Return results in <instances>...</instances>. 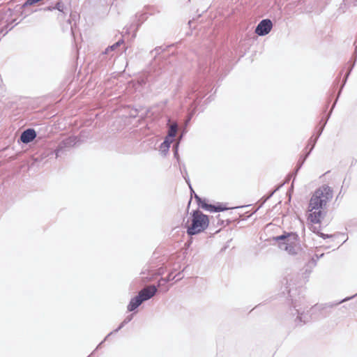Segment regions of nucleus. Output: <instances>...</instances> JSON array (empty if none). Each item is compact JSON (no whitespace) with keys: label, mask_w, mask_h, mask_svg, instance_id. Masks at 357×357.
Here are the masks:
<instances>
[{"label":"nucleus","mask_w":357,"mask_h":357,"mask_svg":"<svg viewBox=\"0 0 357 357\" xmlns=\"http://www.w3.org/2000/svg\"><path fill=\"white\" fill-rule=\"evenodd\" d=\"M333 197L332 188L327 185H323L314 191L308 205L307 220L312 223L310 229L323 238H330L332 236L319 232L320 226L317 225L319 224L325 217L324 210L327 203L332 199Z\"/></svg>","instance_id":"1"},{"label":"nucleus","mask_w":357,"mask_h":357,"mask_svg":"<svg viewBox=\"0 0 357 357\" xmlns=\"http://www.w3.org/2000/svg\"><path fill=\"white\" fill-rule=\"evenodd\" d=\"M281 250L285 251L288 255L294 256L301 250L298 236L295 233H287L274 237Z\"/></svg>","instance_id":"2"},{"label":"nucleus","mask_w":357,"mask_h":357,"mask_svg":"<svg viewBox=\"0 0 357 357\" xmlns=\"http://www.w3.org/2000/svg\"><path fill=\"white\" fill-rule=\"evenodd\" d=\"M209 225L208 215L199 210L193 211L191 213V223L186 225L187 234L193 236L204 231Z\"/></svg>","instance_id":"3"},{"label":"nucleus","mask_w":357,"mask_h":357,"mask_svg":"<svg viewBox=\"0 0 357 357\" xmlns=\"http://www.w3.org/2000/svg\"><path fill=\"white\" fill-rule=\"evenodd\" d=\"M273 27V23L271 20H262L257 26L255 33L260 36L267 35Z\"/></svg>","instance_id":"4"},{"label":"nucleus","mask_w":357,"mask_h":357,"mask_svg":"<svg viewBox=\"0 0 357 357\" xmlns=\"http://www.w3.org/2000/svg\"><path fill=\"white\" fill-rule=\"evenodd\" d=\"M77 140L75 137H68L62 140L58 145L57 149L54 151L56 157H59V153L66 148H70L75 146Z\"/></svg>","instance_id":"5"},{"label":"nucleus","mask_w":357,"mask_h":357,"mask_svg":"<svg viewBox=\"0 0 357 357\" xmlns=\"http://www.w3.org/2000/svg\"><path fill=\"white\" fill-rule=\"evenodd\" d=\"M157 292V288L155 285H149L142 289L138 294L146 301L151 298Z\"/></svg>","instance_id":"6"},{"label":"nucleus","mask_w":357,"mask_h":357,"mask_svg":"<svg viewBox=\"0 0 357 357\" xmlns=\"http://www.w3.org/2000/svg\"><path fill=\"white\" fill-rule=\"evenodd\" d=\"M36 137V131L33 129L29 128L22 132L20 135V140L24 144H28L33 141Z\"/></svg>","instance_id":"7"},{"label":"nucleus","mask_w":357,"mask_h":357,"mask_svg":"<svg viewBox=\"0 0 357 357\" xmlns=\"http://www.w3.org/2000/svg\"><path fill=\"white\" fill-rule=\"evenodd\" d=\"M201 208L209 212H220L227 209V207H224L221 204L215 206L207 204L206 202H202Z\"/></svg>","instance_id":"8"},{"label":"nucleus","mask_w":357,"mask_h":357,"mask_svg":"<svg viewBox=\"0 0 357 357\" xmlns=\"http://www.w3.org/2000/svg\"><path fill=\"white\" fill-rule=\"evenodd\" d=\"M142 302H144V299L138 294L131 298L128 305V310L130 312L134 311L142 303Z\"/></svg>","instance_id":"9"},{"label":"nucleus","mask_w":357,"mask_h":357,"mask_svg":"<svg viewBox=\"0 0 357 357\" xmlns=\"http://www.w3.org/2000/svg\"><path fill=\"white\" fill-rule=\"evenodd\" d=\"M295 310L297 313V317L295 320L297 324H301L303 323L305 324L309 321L310 317L308 314L304 313V312H301V309H295Z\"/></svg>","instance_id":"10"},{"label":"nucleus","mask_w":357,"mask_h":357,"mask_svg":"<svg viewBox=\"0 0 357 357\" xmlns=\"http://www.w3.org/2000/svg\"><path fill=\"white\" fill-rule=\"evenodd\" d=\"M172 139H169V137H165V141L160 146V151L166 154L169 151L170 144L172 143Z\"/></svg>","instance_id":"11"},{"label":"nucleus","mask_w":357,"mask_h":357,"mask_svg":"<svg viewBox=\"0 0 357 357\" xmlns=\"http://www.w3.org/2000/svg\"><path fill=\"white\" fill-rule=\"evenodd\" d=\"M325 124H326V122H325V123H324V125H323V126L319 128V132H318V135H317V136L315 138H314V139H313L312 137H311V138L310 139L307 146H308L310 144H311V147H310V151H309L308 152H310H310L312 151V149H314V146H315V144H316V142H317V139H318L319 137L321 135V132H322V131H323V130H324V126H325Z\"/></svg>","instance_id":"12"},{"label":"nucleus","mask_w":357,"mask_h":357,"mask_svg":"<svg viewBox=\"0 0 357 357\" xmlns=\"http://www.w3.org/2000/svg\"><path fill=\"white\" fill-rule=\"evenodd\" d=\"M178 130V126L176 123H172L168 130V135L166 137H169V139H172L176 136Z\"/></svg>","instance_id":"13"},{"label":"nucleus","mask_w":357,"mask_h":357,"mask_svg":"<svg viewBox=\"0 0 357 357\" xmlns=\"http://www.w3.org/2000/svg\"><path fill=\"white\" fill-rule=\"evenodd\" d=\"M183 278V275L181 273H178L177 275H174L173 273H169L167 278L164 279V282L167 283L169 281L174 280L176 279V281H178Z\"/></svg>","instance_id":"14"},{"label":"nucleus","mask_w":357,"mask_h":357,"mask_svg":"<svg viewBox=\"0 0 357 357\" xmlns=\"http://www.w3.org/2000/svg\"><path fill=\"white\" fill-rule=\"evenodd\" d=\"M123 39H120L119 40H118L116 43H115L114 44H113L111 46H109L106 50L104 52V54H109V52L110 51H114L117 47H119L121 44H123Z\"/></svg>","instance_id":"15"},{"label":"nucleus","mask_w":357,"mask_h":357,"mask_svg":"<svg viewBox=\"0 0 357 357\" xmlns=\"http://www.w3.org/2000/svg\"><path fill=\"white\" fill-rule=\"evenodd\" d=\"M310 155V152H307L305 156H301L298 161L297 167L295 171V175L298 173V170L301 168L302 165L305 162L306 158Z\"/></svg>","instance_id":"16"},{"label":"nucleus","mask_w":357,"mask_h":357,"mask_svg":"<svg viewBox=\"0 0 357 357\" xmlns=\"http://www.w3.org/2000/svg\"><path fill=\"white\" fill-rule=\"evenodd\" d=\"M289 281L291 282L292 281V277H289V278H284L282 283L285 285V289H286V291L287 292L290 294L291 293V288L290 287L291 286V284L289 283Z\"/></svg>","instance_id":"17"},{"label":"nucleus","mask_w":357,"mask_h":357,"mask_svg":"<svg viewBox=\"0 0 357 357\" xmlns=\"http://www.w3.org/2000/svg\"><path fill=\"white\" fill-rule=\"evenodd\" d=\"M132 319V315H130L127 317L119 325V326L114 331V333L118 332L120 329H121L126 324L129 323Z\"/></svg>","instance_id":"18"},{"label":"nucleus","mask_w":357,"mask_h":357,"mask_svg":"<svg viewBox=\"0 0 357 357\" xmlns=\"http://www.w3.org/2000/svg\"><path fill=\"white\" fill-rule=\"evenodd\" d=\"M63 8H64V6L61 2L56 3L55 6L53 7V9H54V10L56 9V10H59L60 12H63Z\"/></svg>","instance_id":"19"},{"label":"nucleus","mask_w":357,"mask_h":357,"mask_svg":"<svg viewBox=\"0 0 357 357\" xmlns=\"http://www.w3.org/2000/svg\"><path fill=\"white\" fill-rule=\"evenodd\" d=\"M354 66V63L351 65V66L349 68V70H348L347 73L346 74L345 77H344V81H343V84H342V88H343L344 85L345 84V83H346V82H347V78H348V77H349V74H350V73H351V70H352V68H353Z\"/></svg>","instance_id":"20"},{"label":"nucleus","mask_w":357,"mask_h":357,"mask_svg":"<svg viewBox=\"0 0 357 357\" xmlns=\"http://www.w3.org/2000/svg\"><path fill=\"white\" fill-rule=\"evenodd\" d=\"M195 198L196 199L199 206L201 207V204L203 202H205V200H202L198 195H195Z\"/></svg>","instance_id":"21"},{"label":"nucleus","mask_w":357,"mask_h":357,"mask_svg":"<svg viewBox=\"0 0 357 357\" xmlns=\"http://www.w3.org/2000/svg\"><path fill=\"white\" fill-rule=\"evenodd\" d=\"M185 170V174L183 173V172L181 171V173L183 174V178H185V181L188 183V185H190V181H189V178H187V172H186V169H184Z\"/></svg>","instance_id":"22"},{"label":"nucleus","mask_w":357,"mask_h":357,"mask_svg":"<svg viewBox=\"0 0 357 357\" xmlns=\"http://www.w3.org/2000/svg\"><path fill=\"white\" fill-rule=\"evenodd\" d=\"M164 279H165V278H161L160 280H159V281H158V287H160L161 285H163L164 284H165V283L164 282Z\"/></svg>","instance_id":"23"},{"label":"nucleus","mask_w":357,"mask_h":357,"mask_svg":"<svg viewBox=\"0 0 357 357\" xmlns=\"http://www.w3.org/2000/svg\"><path fill=\"white\" fill-rule=\"evenodd\" d=\"M53 7L52 6H49V7H47L46 8H45V10H53Z\"/></svg>","instance_id":"24"},{"label":"nucleus","mask_w":357,"mask_h":357,"mask_svg":"<svg viewBox=\"0 0 357 357\" xmlns=\"http://www.w3.org/2000/svg\"><path fill=\"white\" fill-rule=\"evenodd\" d=\"M177 146H178V144H176V149H177ZM174 155L175 156L178 155L177 149H176V151H175Z\"/></svg>","instance_id":"25"},{"label":"nucleus","mask_w":357,"mask_h":357,"mask_svg":"<svg viewBox=\"0 0 357 357\" xmlns=\"http://www.w3.org/2000/svg\"><path fill=\"white\" fill-rule=\"evenodd\" d=\"M324 255V254H321L319 256L318 255H316V257H317V259H319L320 257H321L322 256Z\"/></svg>","instance_id":"26"},{"label":"nucleus","mask_w":357,"mask_h":357,"mask_svg":"<svg viewBox=\"0 0 357 357\" xmlns=\"http://www.w3.org/2000/svg\"><path fill=\"white\" fill-rule=\"evenodd\" d=\"M112 333V332H111L110 333H108L107 336L105 338L104 341H105L107 340V338Z\"/></svg>","instance_id":"27"},{"label":"nucleus","mask_w":357,"mask_h":357,"mask_svg":"<svg viewBox=\"0 0 357 357\" xmlns=\"http://www.w3.org/2000/svg\"><path fill=\"white\" fill-rule=\"evenodd\" d=\"M349 298H344V299H343L342 301H340V303H342V302H344V301H345L349 300Z\"/></svg>","instance_id":"28"},{"label":"nucleus","mask_w":357,"mask_h":357,"mask_svg":"<svg viewBox=\"0 0 357 357\" xmlns=\"http://www.w3.org/2000/svg\"><path fill=\"white\" fill-rule=\"evenodd\" d=\"M102 343H103V341H102V342H101L99 344V345H98V346H97L96 349H98V348H99V347H100Z\"/></svg>","instance_id":"29"},{"label":"nucleus","mask_w":357,"mask_h":357,"mask_svg":"<svg viewBox=\"0 0 357 357\" xmlns=\"http://www.w3.org/2000/svg\"><path fill=\"white\" fill-rule=\"evenodd\" d=\"M189 186H190V190L193 191V189L192 188V186H190V185Z\"/></svg>","instance_id":"30"},{"label":"nucleus","mask_w":357,"mask_h":357,"mask_svg":"<svg viewBox=\"0 0 357 357\" xmlns=\"http://www.w3.org/2000/svg\"><path fill=\"white\" fill-rule=\"evenodd\" d=\"M189 186H190V190L193 191V189L192 188V186H190V185Z\"/></svg>","instance_id":"31"},{"label":"nucleus","mask_w":357,"mask_h":357,"mask_svg":"<svg viewBox=\"0 0 357 357\" xmlns=\"http://www.w3.org/2000/svg\"><path fill=\"white\" fill-rule=\"evenodd\" d=\"M189 186H190V190L193 191V189L192 188V186H190V185Z\"/></svg>","instance_id":"32"},{"label":"nucleus","mask_w":357,"mask_h":357,"mask_svg":"<svg viewBox=\"0 0 357 357\" xmlns=\"http://www.w3.org/2000/svg\"><path fill=\"white\" fill-rule=\"evenodd\" d=\"M342 88L341 87L340 90H342ZM341 93V91H339V93Z\"/></svg>","instance_id":"33"}]
</instances>
